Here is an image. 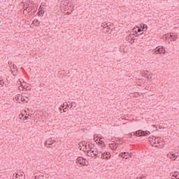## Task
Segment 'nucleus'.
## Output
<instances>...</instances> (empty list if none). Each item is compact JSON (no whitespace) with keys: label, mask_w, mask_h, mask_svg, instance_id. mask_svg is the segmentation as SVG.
<instances>
[{"label":"nucleus","mask_w":179,"mask_h":179,"mask_svg":"<svg viewBox=\"0 0 179 179\" xmlns=\"http://www.w3.org/2000/svg\"><path fill=\"white\" fill-rule=\"evenodd\" d=\"M94 156H95V157H101V153L97 154L96 152H94Z\"/></svg>","instance_id":"ddd939ff"},{"label":"nucleus","mask_w":179,"mask_h":179,"mask_svg":"<svg viewBox=\"0 0 179 179\" xmlns=\"http://www.w3.org/2000/svg\"><path fill=\"white\" fill-rule=\"evenodd\" d=\"M129 155V152H124L119 154L120 157H122V159H129V157L128 156Z\"/></svg>","instance_id":"423d86ee"},{"label":"nucleus","mask_w":179,"mask_h":179,"mask_svg":"<svg viewBox=\"0 0 179 179\" xmlns=\"http://www.w3.org/2000/svg\"><path fill=\"white\" fill-rule=\"evenodd\" d=\"M148 71H143L141 73L142 76L144 78H147V79H149V76H148Z\"/></svg>","instance_id":"6e6552de"},{"label":"nucleus","mask_w":179,"mask_h":179,"mask_svg":"<svg viewBox=\"0 0 179 179\" xmlns=\"http://www.w3.org/2000/svg\"><path fill=\"white\" fill-rule=\"evenodd\" d=\"M26 120H29V116H24L23 117V121H26Z\"/></svg>","instance_id":"412c9836"},{"label":"nucleus","mask_w":179,"mask_h":179,"mask_svg":"<svg viewBox=\"0 0 179 179\" xmlns=\"http://www.w3.org/2000/svg\"><path fill=\"white\" fill-rule=\"evenodd\" d=\"M72 107H76V103L75 102H72L70 108H72Z\"/></svg>","instance_id":"dca6fc26"},{"label":"nucleus","mask_w":179,"mask_h":179,"mask_svg":"<svg viewBox=\"0 0 179 179\" xmlns=\"http://www.w3.org/2000/svg\"><path fill=\"white\" fill-rule=\"evenodd\" d=\"M94 152H96V155H99V153H102V152H101V151L98 150L97 149H96V151H94Z\"/></svg>","instance_id":"5701e85b"},{"label":"nucleus","mask_w":179,"mask_h":179,"mask_svg":"<svg viewBox=\"0 0 179 179\" xmlns=\"http://www.w3.org/2000/svg\"><path fill=\"white\" fill-rule=\"evenodd\" d=\"M102 148H106V145L103 144V145L102 146Z\"/></svg>","instance_id":"79ce46f5"},{"label":"nucleus","mask_w":179,"mask_h":179,"mask_svg":"<svg viewBox=\"0 0 179 179\" xmlns=\"http://www.w3.org/2000/svg\"><path fill=\"white\" fill-rule=\"evenodd\" d=\"M129 43H130V44H134V43H135V41L130 39L129 41H128Z\"/></svg>","instance_id":"aec40b11"},{"label":"nucleus","mask_w":179,"mask_h":179,"mask_svg":"<svg viewBox=\"0 0 179 179\" xmlns=\"http://www.w3.org/2000/svg\"><path fill=\"white\" fill-rule=\"evenodd\" d=\"M38 16H41V14L40 11L38 12Z\"/></svg>","instance_id":"e433bc0d"},{"label":"nucleus","mask_w":179,"mask_h":179,"mask_svg":"<svg viewBox=\"0 0 179 179\" xmlns=\"http://www.w3.org/2000/svg\"><path fill=\"white\" fill-rule=\"evenodd\" d=\"M141 34H138V35L137 36V37H139L140 36H141Z\"/></svg>","instance_id":"ea45409f"},{"label":"nucleus","mask_w":179,"mask_h":179,"mask_svg":"<svg viewBox=\"0 0 179 179\" xmlns=\"http://www.w3.org/2000/svg\"><path fill=\"white\" fill-rule=\"evenodd\" d=\"M178 176H179L178 172H175L174 174L173 175V176L176 179H179Z\"/></svg>","instance_id":"4468645a"},{"label":"nucleus","mask_w":179,"mask_h":179,"mask_svg":"<svg viewBox=\"0 0 179 179\" xmlns=\"http://www.w3.org/2000/svg\"><path fill=\"white\" fill-rule=\"evenodd\" d=\"M106 33H108V30L110 29L109 27H106Z\"/></svg>","instance_id":"c85d7f7f"},{"label":"nucleus","mask_w":179,"mask_h":179,"mask_svg":"<svg viewBox=\"0 0 179 179\" xmlns=\"http://www.w3.org/2000/svg\"><path fill=\"white\" fill-rule=\"evenodd\" d=\"M170 37L173 41H176L178 38L177 35H170Z\"/></svg>","instance_id":"9d476101"},{"label":"nucleus","mask_w":179,"mask_h":179,"mask_svg":"<svg viewBox=\"0 0 179 179\" xmlns=\"http://www.w3.org/2000/svg\"><path fill=\"white\" fill-rule=\"evenodd\" d=\"M155 148H157V145H155Z\"/></svg>","instance_id":"a18cd8bd"},{"label":"nucleus","mask_w":179,"mask_h":179,"mask_svg":"<svg viewBox=\"0 0 179 179\" xmlns=\"http://www.w3.org/2000/svg\"><path fill=\"white\" fill-rule=\"evenodd\" d=\"M138 33H141V31H143V30L141 28H138Z\"/></svg>","instance_id":"cd10ccee"},{"label":"nucleus","mask_w":179,"mask_h":179,"mask_svg":"<svg viewBox=\"0 0 179 179\" xmlns=\"http://www.w3.org/2000/svg\"><path fill=\"white\" fill-rule=\"evenodd\" d=\"M136 34H138V31H136Z\"/></svg>","instance_id":"37998d69"},{"label":"nucleus","mask_w":179,"mask_h":179,"mask_svg":"<svg viewBox=\"0 0 179 179\" xmlns=\"http://www.w3.org/2000/svg\"><path fill=\"white\" fill-rule=\"evenodd\" d=\"M176 157V154H172L171 157H170L171 159H175Z\"/></svg>","instance_id":"b1692460"},{"label":"nucleus","mask_w":179,"mask_h":179,"mask_svg":"<svg viewBox=\"0 0 179 179\" xmlns=\"http://www.w3.org/2000/svg\"><path fill=\"white\" fill-rule=\"evenodd\" d=\"M63 112H64V113H66V108H65L63 109Z\"/></svg>","instance_id":"473e14b6"},{"label":"nucleus","mask_w":179,"mask_h":179,"mask_svg":"<svg viewBox=\"0 0 179 179\" xmlns=\"http://www.w3.org/2000/svg\"><path fill=\"white\" fill-rule=\"evenodd\" d=\"M88 146L90 148V150H92V147H90V144H89Z\"/></svg>","instance_id":"58836bf2"},{"label":"nucleus","mask_w":179,"mask_h":179,"mask_svg":"<svg viewBox=\"0 0 179 179\" xmlns=\"http://www.w3.org/2000/svg\"><path fill=\"white\" fill-rule=\"evenodd\" d=\"M141 27L142 28L143 31H146V30H148V25L145 24H141Z\"/></svg>","instance_id":"0eeeda50"},{"label":"nucleus","mask_w":179,"mask_h":179,"mask_svg":"<svg viewBox=\"0 0 179 179\" xmlns=\"http://www.w3.org/2000/svg\"><path fill=\"white\" fill-rule=\"evenodd\" d=\"M55 140H52V138H48L45 141V145L47 148H51L52 145H54Z\"/></svg>","instance_id":"39448f33"},{"label":"nucleus","mask_w":179,"mask_h":179,"mask_svg":"<svg viewBox=\"0 0 179 179\" xmlns=\"http://www.w3.org/2000/svg\"><path fill=\"white\" fill-rule=\"evenodd\" d=\"M33 24H35V26H40V21L38 19H35L33 21Z\"/></svg>","instance_id":"1a4fd4ad"},{"label":"nucleus","mask_w":179,"mask_h":179,"mask_svg":"<svg viewBox=\"0 0 179 179\" xmlns=\"http://www.w3.org/2000/svg\"><path fill=\"white\" fill-rule=\"evenodd\" d=\"M24 10H27V13H30L33 9H31L30 7H26V8Z\"/></svg>","instance_id":"9b49d317"},{"label":"nucleus","mask_w":179,"mask_h":179,"mask_svg":"<svg viewBox=\"0 0 179 179\" xmlns=\"http://www.w3.org/2000/svg\"><path fill=\"white\" fill-rule=\"evenodd\" d=\"M128 156L129 157H132V156H134V154H132V152H131V153L128 154Z\"/></svg>","instance_id":"bb28decb"},{"label":"nucleus","mask_w":179,"mask_h":179,"mask_svg":"<svg viewBox=\"0 0 179 179\" xmlns=\"http://www.w3.org/2000/svg\"><path fill=\"white\" fill-rule=\"evenodd\" d=\"M127 41H129V40H132V34H129L127 38H126Z\"/></svg>","instance_id":"f8f14e48"},{"label":"nucleus","mask_w":179,"mask_h":179,"mask_svg":"<svg viewBox=\"0 0 179 179\" xmlns=\"http://www.w3.org/2000/svg\"><path fill=\"white\" fill-rule=\"evenodd\" d=\"M5 84V82H3V80H0V85L3 86Z\"/></svg>","instance_id":"a211bd4d"},{"label":"nucleus","mask_w":179,"mask_h":179,"mask_svg":"<svg viewBox=\"0 0 179 179\" xmlns=\"http://www.w3.org/2000/svg\"><path fill=\"white\" fill-rule=\"evenodd\" d=\"M92 153H94V150H92Z\"/></svg>","instance_id":"c03bdc74"},{"label":"nucleus","mask_w":179,"mask_h":179,"mask_svg":"<svg viewBox=\"0 0 179 179\" xmlns=\"http://www.w3.org/2000/svg\"><path fill=\"white\" fill-rule=\"evenodd\" d=\"M81 144L83 145V146H85V148H87V142L82 141Z\"/></svg>","instance_id":"2eb2a0df"},{"label":"nucleus","mask_w":179,"mask_h":179,"mask_svg":"<svg viewBox=\"0 0 179 179\" xmlns=\"http://www.w3.org/2000/svg\"><path fill=\"white\" fill-rule=\"evenodd\" d=\"M22 117H23V114H22Z\"/></svg>","instance_id":"de8ad7c7"},{"label":"nucleus","mask_w":179,"mask_h":179,"mask_svg":"<svg viewBox=\"0 0 179 179\" xmlns=\"http://www.w3.org/2000/svg\"><path fill=\"white\" fill-rule=\"evenodd\" d=\"M109 148L114 150V143L109 144Z\"/></svg>","instance_id":"6ab92c4d"},{"label":"nucleus","mask_w":179,"mask_h":179,"mask_svg":"<svg viewBox=\"0 0 179 179\" xmlns=\"http://www.w3.org/2000/svg\"><path fill=\"white\" fill-rule=\"evenodd\" d=\"M103 144H104V141H101V143H99V145H103Z\"/></svg>","instance_id":"7c9ffc66"},{"label":"nucleus","mask_w":179,"mask_h":179,"mask_svg":"<svg viewBox=\"0 0 179 179\" xmlns=\"http://www.w3.org/2000/svg\"><path fill=\"white\" fill-rule=\"evenodd\" d=\"M131 40H133V41H135V37L134 36V34H133L132 36H131Z\"/></svg>","instance_id":"c756f323"},{"label":"nucleus","mask_w":179,"mask_h":179,"mask_svg":"<svg viewBox=\"0 0 179 179\" xmlns=\"http://www.w3.org/2000/svg\"><path fill=\"white\" fill-rule=\"evenodd\" d=\"M154 127H156V128H157V125H156V124H155Z\"/></svg>","instance_id":"a19ab883"},{"label":"nucleus","mask_w":179,"mask_h":179,"mask_svg":"<svg viewBox=\"0 0 179 179\" xmlns=\"http://www.w3.org/2000/svg\"><path fill=\"white\" fill-rule=\"evenodd\" d=\"M22 101H25L26 103H29V101L26 100L24 98H22Z\"/></svg>","instance_id":"393cba45"},{"label":"nucleus","mask_w":179,"mask_h":179,"mask_svg":"<svg viewBox=\"0 0 179 179\" xmlns=\"http://www.w3.org/2000/svg\"><path fill=\"white\" fill-rule=\"evenodd\" d=\"M143 178H145V176H141V177L139 178V179H143Z\"/></svg>","instance_id":"f704fd0d"},{"label":"nucleus","mask_w":179,"mask_h":179,"mask_svg":"<svg viewBox=\"0 0 179 179\" xmlns=\"http://www.w3.org/2000/svg\"><path fill=\"white\" fill-rule=\"evenodd\" d=\"M101 159H106V160H108L111 158V154L109 152H101Z\"/></svg>","instance_id":"20e7f679"},{"label":"nucleus","mask_w":179,"mask_h":179,"mask_svg":"<svg viewBox=\"0 0 179 179\" xmlns=\"http://www.w3.org/2000/svg\"><path fill=\"white\" fill-rule=\"evenodd\" d=\"M64 107H65V106H64L63 105H62V106L59 108V111H62V108H64Z\"/></svg>","instance_id":"4be33fe9"},{"label":"nucleus","mask_w":179,"mask_h":179,"mask_svg":"<svg viewBox=\"0 0 179 179\" xmlns=\"http://www.w3.org/2000/svg\"><path fill=\"white\" fill-rule=\"evenodd\" d=\"M27 6H29V4H27Z\"/></svg>","instance_id":"49530a36"},{"label":"nucleus","mask_w":179,"mask_h":179,"mask_svg":"<svg viewBox=\"0 0 179 179\" xmlns=\"http://www.w3.org/2000/svg\"><path fill=\"white\" fill-rule=\"evenodd\" d=\"M132 135H134L133 133H129V136H132Z\"/></svg>","instance_id":"72a5a7b5"},{"label":"nucleus","mask_w":179,"mask_h":179,"mask_svg":"<svg viewBox=\"0 0 179 179\" xmlns=\"http://www.w3.org/2000/svg\"><path fill=\"white\" fill-rule=\"evenodd\" d=\"M63 106H64V107H65V106H66V102H64V103H63Z\"/></svg>","instance_id":"c9c22d12"},{"label":"nucleus","mask_w":179,"mask_h":179,"mask_svg":"<svg viewBox=\"0 0 179 179\" xmlns=\"http://www.w3.org/2000/svg\"><path fill=\"white\" fill-rule=\"evenodd\" d=\"M29 3L34 5V1H33V0H29Z\"/></svg>","instance_id":"a878e982"},{"label":"nucleus","mask_w":179,"mask_h":179,"mask_svg":"<svg viewBox=\"0 0 179 179\" xmlns=\"http://www.w3.org/2000/svg\"><path fill=\"white\" fill-rule=\"evenodd\" d=\"M156 54H166V50L163 46H158L155 49Z\"/></svg>","instance_id":"7ed1b4c3"},{"label":"nucleus","mask_w":179,"mask_h":179,"mask_svg":"<svg viewBox=\"0 0 179 179\" xmlns=\"http://www.w3.org/2000/svg\"><path fill=\"white\" fill-rule=\"evenodd\" d=\"M66 107H69V104H68L67 102H66Z\"/></svg>","instance_id":"4c0bfd02"},{"label":"nucleus","mask_w":179,"mask_h":179,"mask_svg":"<svg viewBox=\"0 0 179 179\" xmlns=\"http://www.w3.org/2000/svg\"><path fill=\"white\" fill-rule=\"evenodd\" d=\"M117 144H114V149H117Z\"/></svg>","instance_id":"2f4dec72"},{"label":"nucleus","mask_w":179,"mask_h":179,"mask_svg":"<svg viewBox=\"0 0 179 179\" xmlns=\"http://www.w3.org/2000/svg\"><path fill=\"white\" fill-rule=\"evenodd\" d=\"M110 27V25H108V23L103 24V29H106V27Z\"/></svg>","instance_id":"f3484780"},{"label":"nucleus","mask_w":179,"mask_h":179,"mask_svg":"<svg viewBox=\"0 0 179 179\" xmlns=\"http://www.w3.org/2000/svg\"><path fill=\"white\" fill-rule=\"evenodd\" d=\"M133 135H135L136 136H148V135H150V131L138 130V131L134 132Z\"/></svg>","instance_id":"f257e3e1"},{"label":"nucleus","mask_w":179,"mask_h":179,"mask_svg":"<svg viewBox=\"0 0 179 179\" xmlns=\"http://www.w3.org/2000/svg\"><path fill=\"white\" fill-rule=\"evenodd\" d=\"M76 163L78 164H82L83 166H89V162L86 161V159H83V157H78L76 159Z\"/></svg>","instance_id":"f03ea898"},{"label":"nucleus","mask_w":179,"mask_h":179,"mask_svg":"<svg viewBox=\"0 0 179 179\" xmlns=\"http://www.w3.org/2000/svg\"><path fill=\"white\" fill-rule=\"evenodd\" d=\"M173 160H176V159H174Z\"/></svg>","instance_id":"09e8293b"}]
</instances>
